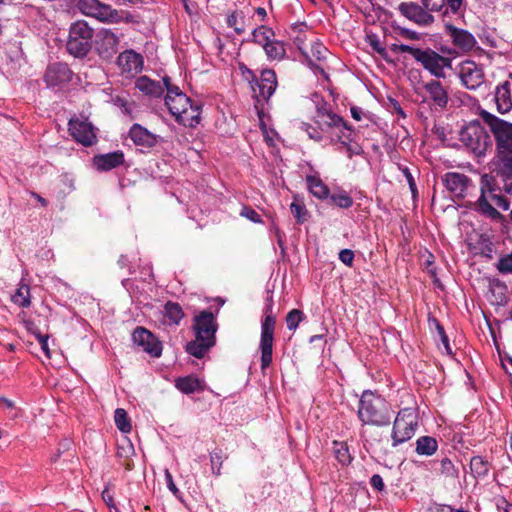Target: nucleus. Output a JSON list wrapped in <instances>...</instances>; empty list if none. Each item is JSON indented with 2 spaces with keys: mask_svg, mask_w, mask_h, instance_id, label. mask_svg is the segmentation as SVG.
<instances>
[{
  "mask_svg": "<svg viewBox=\"0 0 512 512\" xmlns=\"http://www.w3.org/2000/svg\"><path fill=\"white\" fill-rule=\"evenodd\" d=\"M119 37L110 29H101L96 34L95 47L103 59L112 58L118 51Z\"/></svg>",
  "mask_w": 512,
  "mask_h": 512,
  "instance_id": "15",
  "label": "nucleus"
},
{
  "mask_svg": "<svg viewBox=\"0 0 512 512\" xmlns=\"http://www.w3.org/2000/svg\"><path fill=\"white\" fill-rule=\"evenodd\" d=\"M290 211L298 224H302L307 221L309 215L308 210L297 196L294 197V200L290 205Z\"/></svg>",
  "mask_w": 512,
  "mask_h": 512,
  "instance_id": "36",
  "label": "nucleus"
},
{
  "mask_svg": "<svg viewBox=\"0 0 512 512\" xmlns=\"http://www.w3.org/2000/svg\"><path fill=\"white\" fill-rule=\"evenodd\" d=\"M227 458L228 456L220 448H216L210 452L211 471L214 476L218 477L221 475V468L224 460Z\"/></svg>",
  "mask_w": 512,
  "mask_h": 512,
  "instance_id": "35",
  "label": "nucleus"
},
{
  "mask_svg": "<svg viewBox=\"0 0 512 512\" xmlns=\"http://www.w3.org/2000/svg\"><path fill=\"white\" fill-rule=\"evenodd\" d=\"M102 499L110 509H114L116 512H118V509L114 502L113 494L111 493L109 488H105L102 491Z\"/></svg>",
  "mask_w": 512,
  "mask_h": 512,
  "instance_id": "50",
  "label": "nucleus"
},
{
  "mask_svg": "<svg viewBox=\"0 0 512 512\" xmlns=\"http://www.w3.org/2000/svg\"><path fill=\"white\" fill-rule=\"evenodd\" d=\"M132 339L136 345L142 347L152 357L161 355L162 344L149 330L137 327L132 334Z\"/></svg>",
  "mask_w": 512,
  "mask_h": 512,
  "instance_id": "16",
  "label": "nucleus"
},
{
  "mask_svg": "<svg viewBox=\"0 0 512 512\" xmlns=\"http://www.w3.org/2000/svg\"><path fill=\"white\" fill-rule=\"evenodd\" d=\"M135 86L142 93L151 97H160L164 93V87L160 82L151 80L147 76L138 78Z\"/></svg>",
  "mask_w": 512,
  "mask_h": 512,
  "instance_id": "27",
  "label": "nucleus"
},
{
  "mask_svg": "<svg viewBox=\"0 0 512 512\" xmlns=\"http://www.w3.org/2000/svg\"><path fill=\"white\" fill-rule=\"evenodd\" d=\"M117 64L122 73L134 76L142 71L143 57L133 50H126L119 54Z\"/></svg>",
  "mask_w": 512,
  "mask_h": 512,
  "instance_id": "19",
  "label": "nucleus"
},
{
  "mask_svg": "<svg viewBox=\"0 0 512 512\" xmlns=\"http://www.w3.org/2000/svg\"><path fill=\"white\" fill-rule=\"evenodd\" d=\"M339 260L348 267L353 266L354 252L351 249H343L339 252Z\"/></svg>",
  "mask_w": 512,
  "mask_h": 512,
  "instance_id": "45",
  "label": "nucleus"
},
{
  "mask_svg": "<svg viewBox=\"0 0 512 512\" xmlns=\"http://www.w3.org/2000/svg\"><path fill=\"white\" fill-rule=\"evenodd\" d=\"M31 196L34 197L43 207H46L48 205L47 200L44 199L39 194H37L36 192H31Z\"/></svg>",
  "mask_w": 512,
  "mask_h": 512,
  "instance_id": "62",
  "label": "nucleus"
},
{
  "mask_svg": "<svg viewBox=\"0 0 512 512\" xmlns=\"http://www.w3.org/2000/svg\"><path fill=\"white\" fill-rule=\"evenodd\" d=\"M470 469L474 477H485L489 473V463L481 456H474L470 460Z\"/></svg>",
  "mask_w": 512,
  "mask_h": 512,
  "instance_id": "34",
  "label": "nucleus"
},
{
  "mask_svg": "<svg viewBox=\"0 0 512 512\" xmlns=\"http://www.w3.org/2000/svg\"><path fill=\"white\" fill-rule=\"evenodd\" d=\"M217 328L218 325L212 312H200L194 318L195 340L187 343L186 351L196 358H203L207 351L215 345Z\"/></svg>",
  "mask_w": 512,
  "mask_h": 512,
  "instance_id": "4",
  "label": "nucleus"
},
{
  "mask_svg": "<svg viewBox=\"0 0 512 512\" xmlns=\"http://www.w3.org/2000/svg\"><path fill=\"white\" fill-rule=\"evenodd\" d=\"M391 407L380 395L366 390L362 393L358 406V418L364 425L387 426L391 421Z\"/></svg>",
  "mask_w": 512,
  "mask_h": 512,
  "instance_id": "5",
  "label": "nucleus"
},
{
  "mask_svg": "<svg viewBox=\"0 0 512 512\" xmlns=\"http://www.w3.org/2000/svg\"><path fill=\"white\" fill-rule=\"evenodd\" d=\"M237 21H238V17L235 13H232L231 15L228 16L227 18V24L229 27H232L234 28V30L236 31V33L238 34H241L243 32V29L242 28H239L237 26Z\"/></svg>",
  "mask_w": 512,
  "mask_h": 512,
  "instance_id": "59",
  "label": "nucleus"
},
{
  "mask_svg": "<svg viewBox=\"0 0 512 512\" xmlns=\"http://www.w3.org/2000/svg\"><path fill=\"white\" fill-rule=\"evenodd\" d=\"M0 402H4V405L9 408V409H13L14 408V403L7 399V398H4V397H0Z\"/></svg>",
  "mask_w": 512,
  "mask_h": 512,
  "instance_id": "63",
  "label": "nucleus"
},
{
  "mask_svg": "<svg viewBox=\"0 0 512 512\" xmlns=\"http://www.w3.org/2000/svg\"><path fill=\"white\" fill-rule=\"evenodd\" d=\"M496 268L501 274H512V252L501 256L496 264Z\"/></svg>",
  "mask_w": 512,
  "mask_h": 512,
  "instance_id": "43",
  "label": "nucleus"
},
{
  "mask_svg": "<svg viewBox=\"0 0 512 512\" xmlns=\"http://www.w3.org/2000/svg\"><path fill=\"white\" fill-rule=\"evenodd\" d=\"M423 88L434 105L445 109L449 102L448 89L439 80L432 79L423 84Z\"/></svg>",
  "mask_w": 512,
  "mask_h": 512,
  "instance_id": "20",
  "label": "nucleus"
},
{
  "mask_svg": "<svg viewBox=\"0 0 512 512\" xmlns=\"http://www.w3.org/2000/svg\"><path fill=\"white\" fill-rule=\"evenodd\" d=\"M459 140L478 157L484 156L492 146L490 135L478 121H472L462 128Z\"/></svg>",
  "mask_w": 512,
  "mask_h": 512,
  "instance_id": "6",
  "label": "nucleus"
},
{
  "mask_svg": "<svg viewBox=\"0 0 512 512\" xmlns=\"http://www.w3.org/2000/svg\"><path fill=\"white\" fill-rule=\"evenodd\" d=\"M328 50L322 44H315L311 47V54L317 60H323L326 58Z\"/></svg>",
  "mask_w": 512,
  "mask_h": 512,
  "instance_id": "46",
  "label": "nucleus"
},
{
  "mask_svg": "<svg viewBox=\"0 0 512 512\" xmlns=\"http://www.w3.org/2000/svg\"><path fill=\"white\" fill-rule=\"evenodd\" d=\"M175 387L184 394H191L203 389L200 379L195 375L178 377L175 380Z\"/></svg>",
  "mask_w": 512,
  "mask_h": 512,
  "instance_id": "28",
  "label": "nucleus"
},
{
  "mask_svg": "<svg viewBox=\"0 0 512 512\" xmlns=\"http://www.w3.org/2000/svg\"><path fill=\"white\" fill-rule=\"evenodd\" d=\"M304 319V313L301 310L293 309L286 316V324L289 330H296L299 323Z\"/></svg>",
  "mask_w": 512,
  "mask_h": 512,
  "instance_id": "42",
  "label": "nucleus"
},
{
  "mask_svg": "<svg viewBox=\"0 0 512 512\" xmlns=\"http://www.w3.org/2000/svg\"><path fill=\"white\" fill-rule=\"evenodd\" d=\"M439 464H440L439 471L445 477L456 478L458 476V471L449 458H447V457L442 458L440 460Z\"/></svg>",
  "mask_w": 512,
  "mask_h": 512,
  "instance_id": "41",
  "label": "nucleus"
},
{
  "mask_svg": "<svg viewBox=\"0 0 512 512\" xmlns=\"http://www.w3.org/2000/svg\"><path fill=\"white\" fill-rule=\"evenodd\" d=\"M263 49L270 60H282L286 55L284 43L275 39H272Z\"/></svg>",
  "mask_w": 512,
  "mask_h": 512,
  "instance_id": "33",
  "label": "nucleus"
},
{
  "mask_svg": "<svg viewBox=\"0 0 512 512\" xmlns=\"http://www.w3.org/2000/svg\"><path fill=\"white\" fill-rule=\"evenodd\" d=\"M93 29L85 21L70 26L67 51L75 57H85L92 48Z\"/></svg>",
  "mask_w": 512,
  "mask_h": 512,
  "instance_id": "7",
  "label": "nucleus"
},
{
  "mask_svg": "<svg viewBox=\"0 0 512 512\" xmlns=\"http://www.w3.org/2000/svg\"><path fill=\"white\" fill-rule=\"evenodd\" d=\"M417 420L412 409L401 410L395 418L392 430V445L395 447L411 439L415 434Z\"/></svg>",
  "mask_w": 512,
  "mask_h": 512,
  "instance_id": "10",
  "label": "nucleus"
},
{
  "mask_svg": "<svg viewBox=\"0 0 512 512\" xmlns=\"http://www.w3.org/2000/svg\"><path fill=\"white\" fill-rule=\"evenodd\" d=\"M421 50L422 49H420V48H414V47L406 45V44H399V52L409 53L414 57L415 60H416V56H418L420 54Z\"/></svg>",
  "mask_w": 512,
  "mask_h": 512,
  "instance_id": "58",
  "label": "nucleus"
},
{
  "mask_svg": "<svg viewBox=\"0 0 512 512\" xmlns=\"http://www.w3.org/2000/svg\"><path fill=\"white\" fill-rule=\"evenodd\" d=\"M462 3L463 0H445V5L447 4L453 13H456L460 9Z\"/></svg>",
  "mask_w": 512,
  "mask_h": 512,
  "instance_id": "60",
  "label": "nucleus"
},
{
  "mask_svg": "<svg viewBox=\"0 0 512 512\" xmlns=\"http://www.w3.org/2000/svg\"><path fill=\"white\" fill-rule=\"evenodd\" d=\"M400 169H401L403 175L405 176V178H406V180H407V182L409 184V187H410L412 193L415 194L416 191H417L416 183H415V180H414V178H413L409 168L408 167H402Z\"/></svg>",
  "mask_w": 512,
  "mask_h": 512,
  "instance_id": "53",
  "label": "nucleus"
},
{
  "mask_svg": "<svg viewBox=\"0 0 512 512\" xmlns=\"http://www.w3.org/2000/svg\"><path fill=\"white\" fill-rule=\"evenodd\" d=\"M165 479H166V483H167V487L168 489L177 497L179 498L180 497V491L179 489L176 487L174 481H173V478H172V475L171 473L169 472V470H166L165 471Z\"/></svg>",
  "mask_w": 512,
  "mask_h": 512,
  "instance_id": "52",
  "label": "nucleus"
},
{
  "mask_svg": "<svg viewBox=\"0 0 512 512\" xmlns=\"http://www.w3.org/2000/svg\"><path fill=\"white\" fill-rule=\"evenodd\" d=\"M402 16L419 26H428L434 21V17L415 2H402L398 6Z\"/></svg>",
  "mask_w": 512,
  "mask_h": 512,
  "instance_id": "17",
  "label": "nucleus"
},
{
  "mask_svg": "<svg viewBox=\"0 0 512 512\" xmlns=\"http://www.w3.org/2000/svg\"><path fill=\"white\" fill-rule=\"evenodd\" d=\"M459 78L462 85L469 90H476L485 83L483 67L471 60L460 64Z\"/></svg>",
  "mask_w": 512,
  "mask_h": 512,
  "instance_id": "13",
  "label": "nucleus"
},
{
  "mask_svg": "<svg viewBox=\"0 0 512 512\" xmlns=\"http://www.w3.org/2000/svg\"><path fill=\"white\" fill-rule=\"evenodd\" d=\"M302 129L305 130L311 139L320 141L322 139L321 132L313 127L311 124L303 123Z\"/></svg>",
  "mask_w": 512,
  "mask_h": 512,
  "instance_id": "48",
  "label": "nucleus"
},
{
  "mask_svg": "<svg viewBox=\"0 0 512 512\" xmlns=\"http://www.w3.org/2000/svg\"><path fill=\"white\" fill-rule=\"evenodd\" d=\"M39 344L41 345L42 350L46 354L47 357H50V351L48 347V336L42 335L41 333H34Z\"/></svg>",
  "mask_w": 512,
  "mask_h": 512,
  "instance_id": "54",
  "label": "nucleus"
},
{
  "mask_svg": "<svg viewBox=\"0 0 512 512\" xmlns=\"http://www.w3.org/2000/svg\"><path fill=\"white\" fill-rule=\"evenodd\" d=\"M240 70H241L242 75L245 78V80L248 81V83L250 84L253 92H255V87H254L253 83H254V81H256V75L254 74V72L252 70H250L248 67H246L245 65H241Z\"/></svg>",
  "mask_w": 512,
  "mask_h": 512,
  "instance_id": "47",
  "label": "nucleus"
},
{
  "mask_svg": "<svg viewBox=\"0 0 512 512\" xmlns=\"http://www.w3.org/2000/svg\"><path fill=\"white\" fill-rule=\"evenodd\" d=\"M269 302L265 311L266 316L261 325L260 349L262 370L269 367L272 362L273 336L276 319L272 315V298L269 299Z\"/></svg>",
  "mask_w": 512,
  "mask_h": 512,
  "instance_id": "9",
  "label": "nucleus"
},
{
  "mask_svg": "<svg viewBox=\"0 0 512 512\" xmlns=\"http://www.w3.org/2000/svg\"><path fill=\"white\" fill-rule=\"evenodd\" d=\"M503 181L502 187H498L493 176L484 174L480 180V196L475 202L470 204V208L479 215L489 218L495 222H504L505 217L493 206L494 203L498 208L507 211L510 208V200L501 194V191L508 195H512V176L495 173Z\"/></svg>",
  "mask_w": 512,
  "mask_h": 512,
  "instance_id": "1",
  "label": "nucleus"
},
{
  "mask_svg": "<svg viewBox=\"0 0 512 512\" xmlns=\"http://www.w3.org/2000/svg\"><path fill=\"white\" fill-rule=\"evenodd\" d=\"M438 448V444L435 438L430 436H421L416 441V452L419 455H433Z\"/></svg>",
  "mask_w": 512,
  "mask_h": 512,
  "instance_id": "31",
  "label": "nucleus"
},
{
  "mask_svg": "<svg viewBox=\"0 0 512 512\" xmlns=\"http://www.w3.org/2000/svg\"><path fill=\"white\" fill-rule=\"evenodd\" d=\"M307 187L309 191L319 199H325L329 195V188L317 176L306 177Z\"/></svg>",
  "mask_w": 512,
  "mask_h": 512,
  "instance_id": "30",
  "label": "nucleus"
},
{
  "mask_svg": "<svg viewBox=\"0 0 512 512\" xmlns=\"http://www.w3.org/2000/svg\"><path fill=\"white\" fill-rule=\"evenodd\" d=\"M495 103L498 112L501 114H505L512 109L511 90L508 81H504L496 87Z\"/></svg>",
  "mask_w": 512,
  "mask_h": 512,
  "instance_id": "26",
  "label": "nucleus"
},
{
  "mask_svg": "<svg viewBox=\"0 0 512 512\" xmlns=\"http://www.w3.org/2000/svg\"><path fill=\"white\" fill-rule=\"evenodd\" d=\"M114 420L117 428L123 433H129L132 429L127 412L122 408H117L114 412Z\"/></svg>",
  "mask_w": 512,
  "mask_h": 512,
  "instance_id": "37",
  "label": "nucleus"
},
{
  "mask_svg": "<svg viewBox=\"0 0 512 512\" xmlns=\"http://www.w3.org/2000/svg\"><path fill=\"white\" fill-rule=\"evenodd\" d=\"M93 163L99 171H109L124 163V153L122 151H114L107 154L96 155Z\"/></svg>",
  "mask_w": 512,
  "mask_h": 512,
  "instance_id": "24",
  "label": "nucleus"
},
{
  "mask_svg": "<svg viewBox=\"0 0 512 512\" xmlns=\"http://www.w3.org/2000/svg\"><path fill=\"white\" fill-rule=\"evenodd\" d=\"M370 44L374 51H376L381 57H383L385 60H387V51L381 45L379 40H377V39L371 40Z\"/></svg>",
  "mask_w": 512,
  "mask_h": 512,
  "instance_id": "57",
  "label": "nucleus"
},
{
  "mask_svg": "<svg viewBox=\"0 0 512 512\" xmlns=\"http://www.w3.org/2000/svg\"><path fill=\"white\" fill-rule=\"evenodd\" d=\"M350 112H351V116L353 117V119H355L357 121L361 120V115L363 113L361 108H359V107H351Z\"/></svg>",
  "mask_w": 512,
  "mask_h": 512,
  "instance_id": "61",
  "label": "nucleus"
},
{
  "mask_svg": "<svg viewBox=\"0 0 512 512\" xmlns=\"http://www.w3.org/2000/svg\"><path fill=\"white\" fill-rule=\"evenodd\" d=\"M396 29L399 31V34L403 37H406L410 40H418L419 39V34L415 31H412V30L404 28V27H397Z\"/></svg>",
  "mask_w": 512,
  "mask_h": 512,
  "instance_id": "55",
  "label": "nucleus"
},
{
  "mask_svg": "<svg viewBox=\"0 0 512 512\" xmlns=\"http://www.w3.org/2000/svg\"><path fill=\"white\" fill-rule=\"evenodd\" d=\"M272 36H274V32L266 26H260L253 31L254 42L263 48L272 40Z\"/></svg>",
  "mask_w": 512,
  "mask_h": 512,
  "instance_id": "38",
  "label": "nucleus"
},
{
  "mask_svg": "<svg viewBox=\"0 0 512 512\" xmlns=\"http://www.w3.org/2000/svg\"><path fill=\"white\" fill-rule=\"evenodd\" d=\"M256 14L261 16L262 19H264L266 17V15H267L266 10L264 8H262V7H258L256 9Z\"/></svg>",
  "mask_w": 512,
  "mask_h": 512,
  "instance_id": "64",
  "label": "nucleus"
},
{
  "mask_svg": "<svg viewBox=\"0 0 512 512\" xmlns=\"http://www.w3.org/2000/svg\"><path fill=\"white\" fill-rule=\"evenodd\" d=\"M255 87L254 97L259 102L261 100L268 101L274 94L277 88V76L274 70H262L260 77L256 76V81L253 83Z\"/></svg>",
  "mask_w": 512,
  "mask_h": 512,
  "instance_id": "14",
  "label": "nucleus"
},
{
  "mask_svg": "<svg viewBox=\"0 0 512 512\" xmlns=\"http://www.w3.org/2000/svg\"><path fill=\"white\" fill-rule=\"evenodd\" d=\"M416 61L437 79L446 77L445 68H451L452 63L450 58L442 56L430 48L422 49L416 56Z\"/></svg>",
  "mask_w": 512,
  "mask_h": 512,
  "instance_id": "11",
  "label": "nucleus"
},
{
  "mask_svg": "<svg viewBox=\"0 0 512 512\" xmlns=\"http://www.w3.org/2000/svg\"><path fill=\"white\" fill-rule=\"evenodd\" d=\"M164 87L167 90L165 104L176 121L187 127H195L200 122V106L192 104L178 86L173 85L169 77L163 78Z\"/></svg>",
  "mask_w": 512,
  "mask_h": 512,
  "instance_id": "3",
  "label": "nucleus"
},
{
  "mask_svg": "<svg viewBox=\"0 0 512 512\" xmlns=\"http://www.w3.org/2000/svg\"><path fill=\"white\" fill-rule=\"evenodd\" d=\"M70 135L84 146H92L97 141L95 127L86 117L74 116L68 123Z\"/></svg>",
  "mask_w": 512,
  "mask_h": 512,
  "instance_id": "12",
  "label": "nucleus"
},
{
  "mask_svg": "<svg viewBox=\"0 0 512 512\" xmlns=\"http://www.w3.org/2000/svg\"><path fill=\"white\" fill-rule=\"evenodd\" d=\"M425 9L431 12L441 11L445 7V0H421Z\"/></svg>",
  "mask_w": 512,
  "mask_h": 512,
  "instance_id": "44",
  "label": "nucleus"
},
{
  "mask_svg": "<svg viewBox=\"0 0 512 512\" xmlns=\"http://www.w3.org/2000/svg\"><path fill=\"white\" fill-rule=\"evenodd\" d=\"M371 486L377 491H382L384 489V482L382 477L379 474H374L370 479Z\"/></svg>",
  "mask_w": 512,
  "mask_h": 512,
  "instance_id": "56",
  "label": "nucleus"
},
{
  "mask_svg": "<svg viewBox=\"0 0 512 512\" xmlns=\"http://www.w3.org/2000/svg\"><path fill=\"white\" fill-rule=\"evenodd\" d=\"M72 71L65 63H54L48 66L44 80L50 87L69 82L72 79Z\"/></svg>",
  "mask_w": 512,
  "mask_h": 512,
  "instance_id": "18",
  "label": "nucleus"
},
{
  "mask_svg": "<svg viewBox=\"0 0 512 512\" xmlns=\"http://www.w3.org/2000/svg\"><path fill=\"white\" fill-rule=\"evenodd\" d=\"M12 302L19 307L27 308L31 305L30 287L27 284L20 283L16 292L12 295Z\"/></svg>",
  "mask_w": 512,
  "mask_h": 512,
  "instance_id": "32",
  "label": "nucleus"
},
{
  "mask_svg": "<svg viewBox=\"0 0 512 512\" xmlns=\"http://www.w3.org/2000/svg\"><path fill=\"white\" fill-rule=\"evenodd\" d=\"M436 328H437V331H438L439 336H440V338H441V342H442V344L444 345V348H445L446 352H447L448 354H451V353H452V351H451V347H450V345H449L448 337H447V335H446V333H445V330H444L443 326H442V325H440V323H439V322H437V321H436Z\"/></svg>",
  "mask_w": 512,
  "mask_h": 512,
  "instance_id": "49",
  "label": "nucleus"
},
{
  "mask_svg": "<svg viewBox=\"0 0 512 512\" xmlns=\"http://www.w3.org/2000/svg\"><path fill=\"white\" fill-rule=\"evenodd\" d=\"M241 215L255 223L261 222L260 215L252 208L244 207L242 209Z\"/></svg>",
  "mask_w": 512,
  "mask_h": 512,
  "instance_id": "51",
  "label": "nucleus"
},
{
  "mask_svg": "<svg viewBox=\"0 0 512 512\" xmlns=\"http://www.w3.org/2000/svg\"><path fill=\"white\" fill-rule=\"evenodd\" d=\"M332 204L339 208L347 209L353 205V199L346 192L334 193L330 196Z\"/></svg>",
  "mask_w": 512,
  "mask_h": 512,
  "instance_id": "40",
  "label": "nucleus"
},
{
  "mask_svg": "<svg viewBox=\"0 0 512 512\" xmlns=\"http://www.w3.org/2000/svg\"><path fill=\"white\" fill-rule=\"evenodd\" d=\"M164 317L169 325H179L184 312L178 303L169 301L164 306Z\"/></svg>",
  "mask_w": 512,
  "mask_h": 512,
  "instance_id": "29",
  "label": "nucleus"
},
{
  "mask_svg": "<svg viewBox=\"0 0 512 512\" xmlns=\"http://www.w3.org/2000/svg\"><path fill=\"white\" fill-rule=\"evenodd\" d=\"M129 136L138 146L151 148L157 143V137L139 124H134L130 128Z\"/></svg>",
  "mask_w": 512,
  "mask_h": 512,
  "instance_id": "25",
  "label": "nucleus"
},
{
  "mask_svg": "<svg viewBox=\"0 0 512 512\" xmlns=\"http://www.w3.org/2000/svg\"><path fill=\"white\" fill-rule=\"evenodd\" d=\"M449 36L452 38L453 44L462 51H471L477 41L475 37L467 30L457 28L453 25L446 26Z\"/></svg>",
  "mask_w": 512,
  "mask_h": 512,
  "instance_id": "23",
  "label": "nucleus"
},
{
  "mask_svg": "<svg viewBox=\"0 0 512 512\" xmlns=\"http://www.w3.org/2000/svg\"><path fill=\"white\" fill-rule=\"evenodd\" d=\"M442 180L447 190L456 197H464L470 184V179L465 174L458 172H448Z\"/></svg>",
  "mask_w": 512,
  "mask_h": 512,
  "instance_id": "22",
  "label": "nucleus"
},
{
  "mask_svg": "<svg viewBox=\"0 0 512 512\" xmlns=\"http://www.w3.org/2000/svg\"><path fill=\"white\" fill-rule=\"evenodd\" d=\"M334 454L336 459L343 465H347L351 462V455L349 453L348 446L345 442H334Z\"/></svg>",
  "mask_w": 512,
  "mask_h": 512,
  "instance_id": "39",
  "label": "nucleus"
},
{
  "mask_svg": "<svg viewBox=\"0 0 512 512\" xmlns=\"http://www.w3.org/2000/svg\"><path fill=\"white\" fill-rule=\"evenodd\" d=\"M479 116L488 126L496 144V155L493 159L494 172L506 177L512 176V122L481 109Z\"/></svg>",
  "mask_w": 512,
  "mask_h": 512,
  "instance_id": "2",
  "label": "nucleus"
},
{
  "mask_svg": "<svg viewBox=\"0 0 512 512\" xmlns=\"http://www.w3.org/2000/svg\"><path fill=\"white\" fill-rule=\"evenodd\" d=\"M315 119L316 123L321 127L322 130L324 127L332 128L341 126L349 129L347 123L339 115L333 113L332 110L328 108L326 103L317 105Z\"/></svg>",
  "mask_w": 512,
  "mask_h": 512,
  "instance_id": "21",
  "label": "nucleus"
},
{
  "mask_svg": "<svg viewBox=\"0 0 512 512\" xmlns=\"http://www.w3.org/2000/svg\"><path fill=\"white\" fill-rule=\"evenodd\" d=\"M77 7L84 15L103 23L115 24L123 21L121 11L99 0H79Z\"/></svg>",
  "mask_w": 512,
  "mask_h": 512,
  "instance_id": "8",
  "label": "nucleus"
}]
</instances>
